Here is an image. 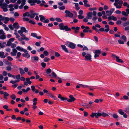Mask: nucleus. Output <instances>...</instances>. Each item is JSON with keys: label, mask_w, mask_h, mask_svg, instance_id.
<instances>
[{"label": "nucleus", "mask_w": 129, "mask_h": 129, "mask_svg": "<svg viewBox=\"0 0 129 129\" xmlns=\"http://www.w3.org/2000/svg\"><path fill=\"white\" fill-rule=\"evenodd\" d=\"M121 20L123 21H126L127 20V18L126 17H123L121 18Z\"/></svg>", "instance_id": "6e6d98bb"}, {"label": "nucleus", "mask_w": 129, "mask_h": 129, "mask_svg": "<svg viewBox=\"0 0 129 129\" xmlns=\"http://www.w3.org/2000/svg\"><path fill=\"white\" fill-rule=\"evenodd\" d=\"M5 33L2 34V35L1 36V39L2 40H4L6 39V36L5 35Z\"/></svg>", "instance_id": "7c9ffc66"}, {"label": "nucleus", "mask_w": 129, "mask_h": 129, "mask_svg": "<svg viewBox=\"0 0 129 129\" xmlns=\"http://www.w3.org/2000/svg\"><path fill=\"white\" fill-rule=\"evenodd\" d=\"M115 9L114 8H111L110 9V10L109 11H106V13H107L108 12H110V15H112V14L113 13Z\"/></svg>", "instance_id": "6ab92c4d"}, {"label": "nucleus", "mask_w": 129, "mask_h": 129, "mask_svg": "<svg viewBox=\"0 0 129 129\" xmlns=\"http://www.w3.org/2000/svg\"><path fill=\"white\" fill-rule=\"evenodd\" d=\"M44 50V49L43 47H42L40 48L39 50H37V51L38 52H39L40 51H43Z\"/></svg>", "instance_id": "052dcab7"}, {"label": "nucleus", "mask_w": 129, "mask_h": 129, "mask_svg": "<svg viewBox=\"0 0 129 129\" xmlns=\"http://www.w3.org/2000/svg\"><path fill=\"white\" fill-rule=\"evenodd\" d=\"M61 47L62 49L66 52L67 53H69V51L68 50L67 48H66V46L64 45H61Z\"/></svg>", "instance_id": "4468645a"}, {"label": "nucleus", "mask_w": 129, "mask_h": 129, "mask_svg": "<svg viewBox=\"0 0 129 129\" xmlns=\"http://www.w3.org/2000/svg\"><path fill=\"white\" fill-rule=\"evenodd\" d=\"M3 61L5 63L6 65H7L9 66H11L12 65V63L9 62L8 60L5 61Z\"/></svg>", "instance_id": "412c9836"}, {"label": "nucleus", "mask_w": 129, "mask_h": 129, "mask_svg": "<svg viewBox=\"0 0 129 129\" xmlns=\"http://www.w3.org/2000/svg\"><path fill=\"white\" fill-rule=\"evenodd\" d=\"M18 33L20 34V36H21L22 35H23V32L21 29L20 30H18Z\"/></svg>", "instance_id": "0e129e2a"}, {"label": "nucleus", "mask_w": 129, "mask_h": 129, "mask_svg": "<svg viewBox=\"0 0 129 129\" xmlns=\"http://www.w3.org/2000/svg\"><path fill=\"white\" fill-rule=\"evenodd\" d=\"M59 29L61 30H64L66 31H70L71 28L68 27L67 25H64L63 23H61L59 25Z\"/></svg>", "instance_id": "f257e3e1"}, {"label": "nucleus", "mask_w": 129, "mask_h": 129, "mask_svg": "<svg viewBox=\"0 0 129 129\" xmlns=\"http://www.w3.org/2000/svg\"><path fill=\"white\" fill-rule=\"evenodd\" d=\"M31 36L35 38H36L37 36V34L34 33H31Z\"/></svg>", "instance_id": "a18cd8bd"}, {"label": "nucleus", "mask_w": 129, "mask_h": 129, "mask_svg": "<svg viewBox=\"0 0 129 129\" xmlns=\"http://www.w3.org/2000/svg\"><path fill=\"white\" fill-rule=\"evenodd\" d=\"M118 112L120 114L122 115H123L124 113V112L121 109H119Z\"/></svg>", "instance_id": "2f4dec72"}, {"label": "nucleus", "mask_w": 129, "mask_h": 129, "mask_svg": "<svg viewBox=\"0 0 129 129\" xmlns=\"http://www.w3.org/2000/svg\"><path fill=\"white\" fill-rule=\"evenodd\" d=\"M16 48L17 49L21 52H26V50L19 46H17Z\"/></svg>", "instance_id": "9b49d317"}, {"label": "nucleus", "mask_w": 129, "mask_h": 129, "mask_svg": "<svg viewBox=\"0 0 129 129\" xmlns=\"http://www.w3.org/2000/svg\"><path fill=\"white\" fill-rule=\"evenodd\" d=\"M118 42L120 44H123L124 43V42L121 40H118Z\"/></svg>", "instance_id": "69168bd1"}, {"label": "nucleus", "mask_w": 129, "mask_h": 129, "mask_svg": "<svg viewBox=\"0 0 129 129\" xmlns=\"http://www.w3.org/2000/svg\"><path fill=\"white\" fill-rule=\"evenodd\" d=\"M41 65L42 67L43 68H45L46 66V64L45 63L43 62L41 63Z\"/></svg>", "instance_id": "de8ad7c7"}, {"label": "nucleus", "mask_w": 129, "mask_h": 129, "mask_svg": "<svg viewBox=\"0 0 129 129\" xmlns=\"http://www.w3.org/2000/svg\"><path fill=\"white\" fill-rule=\"evenodd\" d=\"M12 69V68L11 66H8L6 67V70L8 71H11Z\"/></svg>", "instance_id": "e433bc0d"}, {"label": "nucleus", "mask_w": 129, "mask_h": 129, "mask_svg": "<svg viewBox=\"0 0 129 129\" xmlns=\"http://www.w3.org/2000/svg\"><path fill=\"white\" fill-rule=\"evenodd\" d=\"M2 74L4 76H6L8 74V73L6 71H3Z\"/></svg>", "instance_id": "864d4df0"}, {"label": "nucleus", "mask_w": 129, "mask_h": 129, "mask_svg": "<svg viewBox=\"0 0 129 129\" xmlns=\"http://www.w3.org/2000/svg\"><path fill=\"white\" fill-rule=\"evenodd\" d=\"M30 14L28 12H26L25 13H24L23 14V16L24 17H25L26 16H29Z\"/></svg>", "instance_id": "bb28decb"}, {"label": "nucleus", "mask_w": 129, "mask_h": 129, "mask_svg": "<svg viewBox=\"0 0 129 129\" xmlns=\"http://www.w3.org/2000/svg\"><path fill=\"white\" fill-rule=\"evenodd\" d=\"M58 97L61 99V100L62 101L64 100H67V101L68 98L66 97H62V95L60 94L58 95Z\"/></svg>", "instance_id": "ddd939ff"}, {"label": "nucleus", "mask_w": 129, "mask_h": 129, "mask_svg": "<svg viewBox=\"0 0 129 129\" xmlns=\"http://www.w3.org/2000/svg\"><path fill=\"white\" fill-rule=\"evenodd\" d=\"M23 20L24 21H29V19L28 18L24 17L23 18Z\"/></svg>", "instance_id": "4d7b16f0"}, {"label": "nucleus", "mask_w": 129, "mask_h": 129, "mask_svg": "<svg viewBox=\"0 0 129 129\" xmlns=\"http://www.w3.org/2000/svg\"><path fill=\"white\" fill-rule=\"evenodd\" d=\"M82 50L83 51L85 50H88L89 49L87 46H85L83 47Z\"/></svg>", "instance_id": "e2e57ef3"}, {"label": "nucleus", "mask_w": 129, "mask_h": 129, "mask_svg": "<svg viewBox=\"0 0 129 129\" xmlns=\"http://www.w3.org/2000/svg\"><path fill=\"white\" fill-rule=\"evenodd\" d=\"M80 28L79 27L77 26L76 27L74 26H72L71 28V29L72 30H74V32L75 34H77L78 33L79 31V30Z\"/></svg>", "instance_id": "9d476101"}, {"label": "nucleus", "mask_w": 129, "mask_h": 129, "mask_svg": "<svg viewBox=\"0 0 129 129\" xmlns=\"http://www.w3.org/2000/svg\"><path fill=\"white\" fill-rule=\"evenodd\" d=\"M20 80H16L14 81L11 80L10 82L12 84H15L16 83L18 82H19Z\"/></svg>", "instance_id": "473e14b6"}, {"label": "nucleus", "mask_w": 129, "mask_h": 129, "mask_svg": "<svg viewBox=\"0 0 129 129\" xmlns=\"http://www.w3.org/2000/svg\"><path fill=\"white\" fill-rule=\"evenodd\" d=\"M125 110V112L127 114H129V107L127 108Z\"/></svg>", "instance_id": "bf43d9fd"}, {"label": "nucleus", "mask_w": 129, "mask_h": 129, "mask_svg": "<svg viewBox=\"0 0 129 129\" xmlns=\"http://www.w3.org/2000/svg\"><path fill=\"white\" fill-rule=\"evenodd\" d=\"M4 53L3 52H0V57L2 58H5V57L4 56Z\"/></svg>", "instance_id": "393cba45"}, {"label": "nucleus", "mask_w": 129, "mask_h": 129, "mask_svg": "<svg viewBox=\"0 0 129 129\" xmlns=\"http://www.w3.org/2000/svg\"><path fill=\"white\" fill-rule=\"evenodd\" d=\"M7 58L8 60L9 61H11L13 60V58L10 56H8Z\"/></svg>", "instance_id": "680f3d73"}, {"label": "nucleus", "mask_w": 129, "mask_h": 129, "mask_svg": "<svg viewBox=\"0 0 129 129\" xmlns=\"http://www.w3.org/2000/svg\"><path fill=\"white\" fill-rule=\"evenodd\" d=\"M50 60V58L48 57H45L44 58L43 61L45 62H48Z\"/></svg>", "instance_id": "72a5a7b5"}, {"label": "nucleus", "mask_w": 129, "mask_h": 129, "mask_svg": "<svg viewBox=\"0 0 129 129\" xmlns=\"http://www.w3.org/2000/svg\"><path fill=\"white\" fill-rule=\"evenodd\" d=\"M0 6H1L2 9V8H4L7 7V6L8 5L6 3H2L0 4Z\"/></svg>", "instance_id": "a211bd4d"}, {"label": "nucleus", "mask_w": 129, "mask_h": 129, "mask_svg": "<svg viewBox=\"0 0 129 129\" xmlns=\"http://www.w3.org/2000/svg\"><path fill=\"white\" fill-rule=\"evenodd\" d=\"M21 29L22 30L23 32H24L26 33H27L28 32V31L27 30H26L25 28L24 27H21Z\"/></svg>", "instance_id": "5701e85b"}, {"label": "nucleus", "mask_w": 129, "mask_h": 129, "mask_svg": "<svg viewBox=\"0 0 129 129\" xmlns=\"http://www.w3.org/2000/svg\"><path fill=\"white\" fill-rule=\"evenodd\" d=\"M101 51L99 49L95 50L94 52V54H98L99 55H100L101 54Z\"/></svg>", "instance_id": "4be33fe9"}, {"label": "nucleus", "mask_w": 129, "mask_h": 129, "mask_svg": "<svg viewBox=\"0 0 129 129\" xmlns=\"http://www.w3.org/2000/svg\"><path fill=\"white\" fill-rule=\"evenodd\" d=\"M43 53L44 55L46 56H47L49 55L48 52L46 50L44 51Z\"/></svg>", "instance_id": "79ce46f5"}, {"label": "nucleus", "mask_w": 129, "mask_h": 129, "mask_svg": "<svg viewBox=\"0 0 129 129\" xmlns=\"http://www.w3.org/2000/svg\"><path fill=\"white\" fill-rule=\"evenodd\" d=\"M122 39L124 40L125 41H126L127 39L126 37L124 35H122L121 36Z\"/></svg>", "instance_id": "c9c22d12"}, {"label": "nucleus", "mask_w": 129, "mask_h": 129, "mask_svg": "<svg viewBox=\"0 0 129 129\" xmlns=\"http://www.w3.org/2000/svg\"><path fill=\"white\" fill-rule=\"evenodd\" d=\"M121 13L122 14L124 15L125 17H127L128 16V15L126 12H125V11H122Z\"/></svg>", "instance_id": "37998d69"}, {"label": "nucleus", "mask_w": 129, "mask_h": 129, "mask_svg": "<svg viewBox=\"0 0 129 129\" xmlns=\"http://www.w3.org/2000/svg\"><path fill=\"white\" fill-rule=\"evenodd\" d=\"M111 39H106L107 42L108 43H110L112 44V43L111 42Z\"/></svg>", "instance_id": "49530a36"}, {"label": "nucleus", "mask_w": 129, "mask_h": 129, "mask_svg": "<svg viewBox=\"0 0 129 129\" xmlns=\"http://www.w3.org/2000/svg\"><path fill=\"white\" fill-rule=\"evenodd\" d=\"M58 8L61 10H64L65 9V6H59Z\"/></svg>", "instance_id": "58836bf2"}, {"label": "nucleus", "mask_w": 129, "mask_h": 129, "mask_svg": "<svg viewBox=\"0 0 129 129\" xmlns=\"http://www.w3.org/2000/svg\"><path fill=\"white\" fill-rule=\"evenodd\" d=\"M3 94L4 96V98L5 99H7V97L9 96V94L6 92H4V93Z\"/></svg>", "instance_id": "aec40b11"}, {"label": "nucleus", "mask_w": 129, "mask_h": 129, "mask_svg": "<svg viewBox=\"0 0 129 129\" xmlns=\"http://www.w3.org/2000/svg\"><path fill=\"white\" fill-rule=\"evenodd\" d=\"M112 56L113 58H115L116 59V61L120 63H123V61L121 59H119V57L116 56L115 54H112Z\"/></svg>", "instance_id": "423d86ee"}, {"label": "nucleus", "mask_w": 129, "mask_h": 129, "mask_svg": "<svg viewBox=\"0 0 129 129\" xmlns=\"http://www.w3.org/2000/svg\"><path fill=\"white\" fill-rule=\"evenodd\" d=\"M31 60L33 62L34 60L38 61L39 59V58L37 56H32L31 58Z\"/></svg>", "instance_id": "2eb2a0df"}, {"label": "nucleus", "mask_w": 129, "mask_h": 129, "mask_svg": "<svg viewBox=\"0 0 129 129\" xmlns=\"http://www.w3.org/2000/svg\"><path fill=\"white\" fill-rule=\"evenodd\" d=\"M45 71L46 73L47 74H49L52 71L51 69L50 68H48L47 69H46Z\"/></svg>", "instance_id": "a878e982"}, {"label": "nucleus", "mask_w": 129, "mask_h": 129, "mask_svg": "<svg viewBox=\"0 0 129 129\" xmlns=\"http://www.w3.org/2000/svg\"><path fill=\"white\" fill-rule=\"evenodd\" d=\"M25 0H22V3L21 4L22 5H23L24 6L25 4Z\"/></svg>", "instance_id": "338daca9"}, {"label": "nucleus", "mask_w": 129, "mask_h": 129, "mask_svg": "<svg viewBox=\"0 0 129 129\" xmlns=\"http://www.w3.org/2000/svg\"><path fill=\"white\" fill-rule=\"evenodd\" d=\"M65 45L69 47L72 49H74L76 46V44L75 43L69 41H67L65 43Z\"/></svg>", "instance_id": "7ed1b4c3"}, {"label": "nucleus", "mask_w": 129, "mask_h": 129, "mask_svg": "<svg viewBox=\"0 0 129 129\" xmlns=\"http://www.w3.org/2000/svg\"><path fill=\"white\" fill-rule=\"evenodd\" d=\"M102 116L104 117H105L106 116H109V115L108 114H107L104 113V112H102Z\"/></svg>", "instance_id": "f704fd0d"}, {"label": "nucleus", "mask_w": 129, "mask_h": 129, "mask_svg": "<svg viewBox=\"0 0 129 129\" xmlns=\"http://www.w3.org/2000/svg\"><path fill=\"white\" fill-rule=\"evenodd\" d=\"M13 27L15 28L18 29L19 27L18 23L17 22H15L13 23Z\"/></svg>", "instance_id": "f3484780"}, {"label": "nucleus", "mask_w": 129, "mask_h": 129, "mask_svg": "<svg viewBox=\"0 0 129 129\" xmlns=\"http://www.w3.org/2000/svg\"><path fill=\"white\" fill-rule=\"evenodd\" d=\"M19 70L20 73L21 75H22L25 74V72L23 69L21 68H19Z\"/></svg>", "instance_id": "b1692460"}, {"label": "nucleus", "mask_w": 129, "mask_h": 129, "mask_svg": "<svg viewBox=\"0 0 129 129\" xmlns=\"http://www.w3.org/2000/svg\"><path fill=\"white\" fill-rule=\"evenodd\" d=\"M31 88L32 91L33 92H34L35 90V86L34 85H32L31 87Z\"/></svg>", "instance_id": "13d9d810"}, {"label": "nucleus", "mask_w": 129, "mask_h": 129, "mask_svg": "<svg viewBox=\"0 0 129 129\" xmlns=\"http://www.w3.org/2000/svg\"><path fill=\"white\" fill-rule=\"evenodd\" d=\"M79 85L83 88H86L88 87V86L86 85H83L81 84H79Z\"/></svg>", "instance_id": "8fccbe9b"}, {"label": "nucleus", "mask_w": 129, "mask_h": 129, "mask_svg": "<svg viewBox=\"0 0 129 129\" xmlns=\"http://www.w3.org/2000/svg\"><path fill=\"white\" fill-rule=\"evenodd\" d=\"M92 56L89 54H87L85 56V60L86 61L91 60V59Z\"/></svg>", "instance_id": "6e6552de"}, {"label": "nucleus", "mask_w": 129, "mask_h": 129, "mask_svg": "<svg viewBox=\"0 0 129 129\" xmlns=\"http://www.w3.org/2000/svg\"><path fill=\"white\" fill-rule=\"evenodd\" d=\"M55 20L57 22H60L62 21V20L60 18H55Z\"/></svg>", "instance_id": "a19ab883"}, {"label": "nucleus", "mask_w": 129, "mask_h": 129, "mask_svg": "<svg viewBox=\"0 0 129 129\" xmlns=\"http://www.w3.org/2000/svg\"><path fill=\"white\" fill-rule=\"evenodd\" d=\"M29 3L30 4L31 6H33L35 5V3H36L35 0H33Z\"/></svg>", "instance_id": "c756f323"}, {"label": "nucleus", "mask_w": 129, "mask_h": 129, "mask_svg": "<svg viewBox=\"0 0 129 129\" xmlns=\"http://www.w3.org/2000/svg\"><path fill=\"white\" fill-rule=\"evenodd\" d=\"M105 28H106V29H104L105 31H104L106 33L108 32L110 30V29L109 28V26L108 25L106 24L105 26Z\"/></svg>", "instance_id": "dca6fc26"}, {"label": "nucleus", "mask_w": 129, "mask_h": 129, "mask_svg": "<svg viewBox=\"0 0 129 129\" xmlns=\"http://www.w3.org/2000/svg\"><path fill=\"white\" fill-rule=\"evenodd\" d=\"M93 13L92 12H89L87 13V18L88 19H91L92 17Z\"/></svg>", "instance_id": "f8f14e48"}, {"label": "nucleus", "mask_w": 129, "mask_h": 129, "mask_svg": "<svg viewBox=\"0 0 129 129\" xmlns=\"http://www.w3.org/2000/svg\"><path fill=\"white\" fill-rule=\"evenodd\" d=\"M112 19L114 21H116L117 20V18L116 17H114V16H112Z\"/></svg>", "instance_id": "774afa93"}, {"label": "nucleus", "mask_w": 129, "mask_h": 129, "mask_svg": "<svg viewBox=\"0 0 129 129\" xmlns=\"http://www.w3.org/2000/svg\"><path fill=\"white\" fill-rule=\"evenodd\" d=\"M55 56L57 57H59L60 56V55L58 52H55Z\"/></svg>", "instance_id": "603ef678"}, {"label": "nucleus", "mask_w": 129, "mask_h": 129, "mask_svg": "<svg viewBox=\"0 0 129 129\" xmlns=\"http://www.w3.org/2000/svg\"><path fill=\"white\" fill-rule=\"evenodd\" d=\"M28 51L26 50V52H24V53L22 54V56L23 57H26L27 54V52Z\"/></svg>", "instance_id": "3c124183"}, {"label": "nucleus", "mask_w": 129, "mask_h": 129, "mask_svg": "<svg viewBox=\"0 0 129 129\" xmlns=\"http://www.w3.org/2000/svg\"><path fill=\"white\" fill-rule=\"evenodd\" d=\"M37 101V99L36 98H34L33 100V104L34 105H36L37 104L36 102Z\"/></svg>", "instance_id": "cd10ccee"}, {"label": "nucleus", "mask_w": 129, "mask_h": 129, "mask_svg": "<svg viewBox=\"0 0 129 129\" xmlns=\"http://www.w3.org/2000/svg\"><path fill=\"white\" fill-rule=\"evenodd\" d=\"M113 117L115 118H118V116L116 114H114L112 116Z\"/></svg>", "instance_id": "5fc2aeb1"}, {"label": "nucleus", "mask_w": 129, "mask_h": 129, "mask_svg": "<svg viewBox=\"0 0 129 129\" xmlns=\"http://www.w3.org/2000/svg\"><path fill=\"white\" fill-rule=\"evenodd\" d=\"M16 96L14 94H12L10 96V98L13 100H15L16 98Z\"/></svg>", "instance_id": "c03bdc74"}, {"label": "nucleus", "mask_w": 129, "mask_h": 129, "mask_svg": "<svg viewBox=\"0 0 129 129\" xmlns=\"http://www.w3.org/2000/svg\"><path fill=\"white\" fill-rule=\"evenodd\" d=\"M16 78L17 79V80H20L19 79L20 78V75L19 74L16 76Z\"/></svg>", "instance_id": "09e8293b"}, {"label": "nucleus", "mask_w": 129, "mask_h": 129, "mask_svg": "<svg viewBox=\"0 0 129 129\" xmlns=\"http://www.w3.org/2000/svg\"><path fill=\"white\" fill-rule=\"evenodd\" d=\"M39 17L40 18V21L44 23H48L49 22V21L48 19H46L45 17L42 15H39Z\"/></svg>", "instance_id": "39448f33"}, {"label": "nucleus", "mask_w": 129, "mask_h": 129, "mask_svg": "<svg viewBox=\"0 0 129 129\" xmlns=\"http://www.w3.org/2000/svg\"><path fill=\"white\" fill-rule=\"evenodd\" d=\"M5 18H6L5 19V21H4V23L6 24L8 23V21L9 20V18L7 17H6Z\"/></svg>", "instance_id": "4c0bfd02"}, {"label": "nucleus", "mask_w": 129, "mask_h": 129, "mask_svg": "<svg viewBox=\"0 0 129 129\" xmlns=\"http://www.w3.org/2000/svg\"><path fill=\"white\" fill-rule=\"evenodd\" d=\"M11 44L12 43L11 42L8 41H7V44L6 45V46H10L11 45Z\"/></svg>", "instance_id": "ea45409f"}, {"label": "nucleus", "mask_w": 129, "mask_h": 129, "mask_svg": "<svg viewBox=\"0 0 129 129\" xmlns=\"http://www.w3.org/2000/svg\"><path fill=\"white\" fill-rule=\"evenodd\" d=\"M102 115V113H100L98 111L97 113H92L90 116L92 118H93L94 117H95L96 118L98 119L99 117L101 116Z\"/></svg>", "instance_id": "20e7f679"}, {"label": "nucleus", "mask_w": 129, "mask_h": 129, "mask_svg": "<svg viewBox=\"0 0 129 129\" xmlns=\"http://www.w3.org/2000/svg\"><path fill=\"white\" fill-rule=\"evenodd\" d=\"M66 14L65 17H69L70 18H72L73 17V14L72 13L70 12L69 11L66 10L64 12Z\"/></svg>", "instance_id": "0eeeda50"}, {"label": "nucleus", "mask_w": 129, "mask_h": 129, "mask_svg": "<svg viewBox=\"0 0 129 129\" xmlns=\"http://www.w3.org/2000/svg\"><path fill=\"white\" fill-rule=\"evenodd\" d=\"M101 27L100 25L99 24H97L95 25V26H93L92 27V29L93 30H95V31L97 32L98 33H99V31L101 32H103L105 31L104 28H100L99 30L96 27L98 28H100Z\"/></svg>", "instance_id": "f03ea898"}, {"label": "nucleus", "mask_w": 129, "mask_h": 129, "mask_svg": "<svg viewBox=\"0 0 129 129\" xmlns=\"http://www.w3.org/2000/svg\"><path fill=\"white\" fill-rule=\"evenodd\" d=\"M69 97L70 99L68 100L67 101L70 103L73 102L76 100V99L72 95H70Z\"/></svg>", "instance_id": "1a4fd4ad"}, {"label": "nucleus", "mask_w": 129, "mask_h": 129, "mask_svg": "<svg viewBox=\"0 0 129 129\" xmlns=\"http://www.w3.org/2000/svg\"><path fill=\"white\" fill-rule=\"evenodd\" d=\"M82 106L84 107H85L87 108H88L90 105L88 103H83L82 104Z\"/></svg>", "instance_id": "c85d7f7f"}]
</instances>
